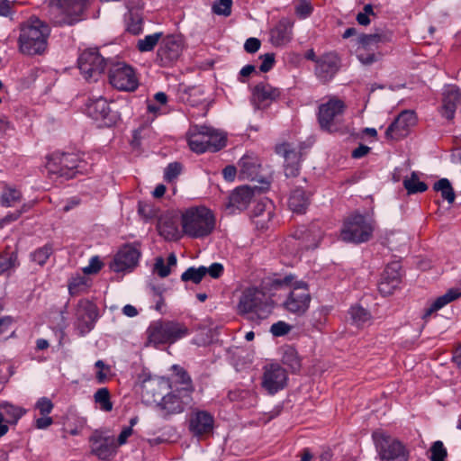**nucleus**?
Here are the masks:
<instances>
[{"mask_svg": "<svg viewBox=\"0 0 461 461\" xmlns=\"http://www.w3.org/2000/svg\"><path fill=\"white\" fill-rule=\"evenodd\" d=\"M213 212L205 206L187 208L181 215L182 232L192 239H203L215 229Z\"/></svg>", "mask_w": 461, "mask_h": 461, "instance_id": "1", "label": "nucleus"}, {"mask_svg": "<svg viewBox=\"0 0 461 461\" xmlns=\"http://www.w3.org/2000/svg\"><path fill=\"white\" fill-rule=\"evenodd\" d=\"M148 341L155 347L172 345L190 334L188 327L175 320L158 319L147 329Z\"/></svg>", "mask_w": 461, "mask_h": 461, "instance_id": "2", "label": "nucleus"}, {"mask_svg": "<svg viewBox=\"0 0 461 461\" xmlns=\"http://www.w3.org/2000/svg\"><path fill=\"white\" fill-rule=\"evenodd\" d=\"M88 167V163L75 153H53L47 162L49 173L66 179L86 173Z\"/></svg>", "mask_w": 461, "mask_h": 461, "instance_id": "3", "label": "nucleus"}, {"mask_svg": "<svg viewBox=\"0 0 461 461\" xmlns=\"http://www.w3.org/2000/svg\"><path fill=\"white\" fill-rule=\"evenodd\" d=\"M372 439L381 461H409L406 445L383 429L373 431Z\"/></svg>", "mask_w": 461, "mask_h": 461, "instance_id": "4", "label": "nucleus"}, {"mask_svg": "<svg viewBox=\"0 0 461 461\" xmlns=\"http://www.w3.org/2000/svg\"><path fill=\"white\" fill-rule=\"evenodd\" d=\"M271 310L272 305L266 299V294L257 287L245 289L238 303L239 313L250 314V321L267 318Z\"/></svg>", "mask_w": 461, "mask_h": 461, "instance_id": "5", "label": "nucleus"}, {"mask_svg": "<svg viewBox=\"0 0 461 461\" xmlns=\"http://www.w3.org/2000/svg\"><path fill=\"white\" fill-rule=\"evenodd\" d=\"M374 229L372 220L359 212H355L344 221L340 230V238L345 242L365 243L371 240Z\"/></svg>", "mask_w": 461, "mask_h": 461, "instance_id": "6", "label": "nucleus"}, {"mask_svg": "<svg viewBox=\"0 0 461 461\" xmlns=\"http://www.w3.org/2000/svg\"><path fill=\"white\" fill-rule=\"evenodd\" d=\"M93 0H52L54 26H72L82 20L83 14Z\"/></svg>", "mask_w": 461, "mask_h": 461, "instance_id": "7", "label": "nucleus"}, {"mask_svg": "<svg viewBox=\"0 0 461 461\" xmlns=\"http://www.w3.org/2000/svg\"><path fill=\"white\" fill-rule=\"evenodd\" d=\"M108 81L113 88L122 92H134L140 86L136 69L132 66L113 59L108 67Z\"/></svg>", "mask_w": 461, "mask_h": 461, "instance_id": "8", "label": "nucleus"}, {"mask_svg": "<svg viewBox=\"0 0 461 461\" xmlns=\"http://www.w3.org/2000/svg\"><path fill=\"white\" fill-rule=\"evenodd\" d=\"M112 59H105L97 48H90L81 52L77 58V68L86 79L97 80V77L109 67Z\"/></svg>", "mask_w": 461, "mask_h": 461, "instance_id": "9", "label": "nucleus"}, {"mask_svg": "<svg viewBox=\"0 0 461 461\" xmlns=\"http://www.w3.org/2000/svg\"><path fill=\"white\" fill-rule=\"evenodd\" d=\"M240 170L238 177L240 180L256 181L259 184V191H268L270 188V180L267 176L261 174L260 159L254 154L243 155L238 163Z\"/></svg>", "mask_w": 461, "mask_h": 461, "instance_id": "10", "label": "nucleus"}, {"mask_svg": "<svg viewBox=\"0 0 461 461\" xmlns=\"http://www.w3.org/2000/svg\"><path fill=\"white\" fill-rule=\"evenodd\" d=\"M170 389L171 391L161 396L157 403L164 420H168L173 415L184 412L186 406L193 402L192 394L176 392V389H173V387Z\"/></svg>", "mask_w": 461, "mask_h": 461, "instance_id": "11", "label": "nucleus"}, {"mask_svg": "<svg viewBox=\"0 0 461 461\" xmlns=\"http://www.w3.org/2000/svg\"><path fill=\"white\" fill-rule=\"evenodd\" d=\"M184 48L181 33H172L162 38L157 51V60L160 67H169L180 57Z\"/></svg>", "mask_w": 461, "mask_h": 461, "instance_id": "12", "label": "nucleus"}, {"mask_svg": "<svg viewBox=\"0 0 461 461\" xmlns=\"http://www.w3.org/2000/svg\"><path fill=\"white\" fill-rule=\"evenodd\" d=\"M140 247V242L124 244L111 261L110 269L116 273L132 271L138 266L141 256Z\"/></svg>", "mask_w": 461, "mask_h": 461, "instance_id": "13", "label": "nucleus"}, {"mask_svg": "<svg viewBox=\"0 0 461 461\" xmlns=\"http://www.w3.org/2000/svg\"><path fill=\"white\" fill-rule=\"evenodd\" d=\"M76 326L81 336L89 333L99 318V310L95 303L83 298L75 307Z\"/></svg>", "mask_w": 461, "mask_h": 461, "instance_id": "14", "label": "nucleus"}, {"mask_svg": "<svg viewBox=\"0 0 461 461\" xmlns=\"http://www.w3.org/2000/svg\"><path fill=\"white\" fill-rule=\"evenodd\" d=\"M346 110L345 103L338 98L330 99L319 106L317 114L318 122L322 131L335 132L338 131L336 122L342 116Z\"/></svg>", "mask_w": 461, "mask_h": 461, "instance_id": "15", "label": "nucleus"}, {"mask_svg": "<svg viewBox=\"0 0 461 461\" xmlns=\"http://www.w3.org/2000/svg\"><path fill=\"white\" fill-rule=\"evenodd\" d=\"M50 31H21L19 50L28 56L41 55L48 45Z\"/></svg>", "mask_w": 461, "mask_h": 461, "instance_id": "16", "label": "nucleus"}, {"mask_svg": "<svg viewBox=\"0 0 461 461\" xmlns=\"http://www.w3.org/2000/svg\"><path fill=\"white\" fill-rule=\"evenodd\" d=\"M286 370L277 363L266 365L263 368L261 387L270 395L284 390L287 385Z\"/></svg>", "mask_w": 461, "mask_h": 461, "instance_id": "17", "label": "nucleus"}, {"mask_svg": "<svg viewBox=\"0 0 461 461\" xmlns=\"http://www.w3.org/2000/svg\"><path fill=\"white\" fill-rule=\"evenodd\" d=\"M86 111L89 117L100 122L101 125L105 127H113L120 119L119 113L113 111L108 101L102 96L89 99Z\"/></svg>", "mask_w": 461, "mask_h": 461, "instance_id": "18", "label": "nucleus"}, {"mask_svg": "<svg viewBox=\"0 0 461 461\" xmlns=\"http://www.w3.org/2000/svg\"><path fill=\"white\" fill-rule=\"evenodd\" d=\"M266 192L259 191L258 185H244L236 187L229 195L228 202L225 204L228 213L234 214L246 210L254 195Z\"/></svg>", "mask_w": 461, "mask_h": 461, "instance_id": "19", "label": "nucleus"}, {"mask_svg": "<svg viewBox=\"0 0 461 461\" xmlns=\"http://www.w3.org/2000/svg\"><path fill=\"white\" fill-rule=\"evenodd\" d=\"M341 68V59L336 52L319 56L314 67V75L322 84L330 82Z\"/></svg>", "mask_w": 461, "mask_h": 461, "instance_id": "20", "label": "nucleus"}, {"mask_svg": "<svg viewBox=\"0 0 461 461\" xmlns=\"http://www.w3.org/2000/svg\"><path fill=\"white\" fill-rule=\"evenodd\" d=\"M214 422V417L209 411H193L188 420L189 433L198 439L206 438L213 433Z\"/></svg>", "mask_w": 461, "mask_h": 461, "instance_id": "21", "label": "nucleus"}, {"mask_svg": "<svg viewBox=\"0 0 461 461\" xmlns=\"http://www.w3.org/2000/svg\"><path fill=\"white\" fill-rule=\"evenodd\" d=\"M402 264L400 261L388 263L381 274L378 291L383 296L391 295L402 282Z\"/></svg>", "mask_w": 461, "mask_h": 461, "instance_id": "22", "label": "nucleus"}, {"mask_svg": "<svg viewBox=\"0 0 461 461\" xmlns=\"http://www.w3.org/2000/svg\"><path fill=\"white\" fill-rule=\"evenodd\" d=\"M293 238L299 241L298 246L304 250L318 248L323 232L318 222L299 226L293 233Z\"/></svg>", "mask_w": 461, "mask_h": 461, "instance_id": "23", "label": "nucleus"}, {"mask_svg": "<svg viewBox=\"0 0 461 461\" xmlns=\"http://www.w3.org/2000/svg\"><path fill=\"white\" fill-rule=\"evenodd\" d=\"M275 151L285 159L284 171L285 177L298 176L301 171L302 158L295 149L291 148V144L287 142L278 144L276 146Z\"/></svg>", "mask_w": 461, "mask_h": 461, "instance_id": "24", "label": "nucleus"}, {"mask_svg": "<svg viewBox=\"0 0 461 461\" xmlns=\"http://www.w3.org/2000/svg\"><path fill=\"white\" fill-rule=\"evenodd\" d=\"M138 382L140 384L142 393L144 395L151 394L154 398V402H157V399L155 398L156 394L158 397L162 395V393L160 392L155 393V386H158L159 388H172L170 378L152 375L147 368H143L138 375Z\"/></svg>", "mask_w": 461, "mask_h": 461, "instance_id": "25", "label": "nucleus"}, {"mask_svg": "<svg viewBox=\"0 0 461 461\" xmlns=\"http://www.w3.org/2000/svg\"><path fill=\"white\" fill-rule=\"evenodd\" d=\"M91 445V453L96 456L100 460L110 461L114 456L116 450L113 440L109 437L95 430L89 438Z\"/></svg>", "mask_w": 461, "mask_h": 461, "instance_id": "26", "label": "nucleus"}, {"mask_svg": "<svg viewBox=\"0 0 461 461\" xmlns=\"http://www.w3.org/2000/svg\"><path fill=\"white\" fill-rule=\"evenodd\" d=\"M208 132H212V127L207 125H192L186 135L189 148L197 154L208 151Z\"/></svg>", "mask_w": 461, "mask_h": 461, "instance_id": "27", "label": "nucleus"}, {"mask_svg": "<svg viewBox=\"0 0 461 461\" xmlns=\"http://www.w3.org/2000/svg\"><path fill=\"white\" fill-rule=\"evenodd\" d=\"M311 299L308 291H291L283 306L286 311L300 316L309 309Z\"/></svg>", "mask_w": 461, "mask_h": 461, "instance_id": "28", "label": "nucleus"}, {"mask_svg": "<svg viewBox=\"0 0 461 461\" xmlns=\"http://www.w3.org/2000/svg\"><path fill=\"white\" fill-rule=\"evenodd\" d=\"M158 234L166 240H178L182 235L178 230V219L176 215L167 213L159 217L157 223Z\"/></svg>", "mask_w": 461, "mask_h": 461, "instance_id": "29", "label": "nucleus"}, {"mask_svg": "<svg viewBox=\"0 0 461 461\" xmlns=\"http://www.w3.org/2000/svg\"><path fill=\"white\" fill-rule=\"evenodd\" d=\"M312 193L304 190L302 186L294 188L288 197V208L296 214L306 213L310 204Z\"/></svg>", "mask_w": 461, "mask_h": 461, "instance_id": "30", "label": "nucleus"}, {"mask_svg": "<svg viewBox=\"0 0 461 461\" xmlns=\"http://www.w3.org/2000/svg\"><path fill=\"white\" fill-rule=\"evenodd\" d=\"M461 102V93L456 86H448L443 92L441 114L447 120L454 119L455 113Z\"/></svg>", "mask_w": 461, "mask_h": 461, "instance_id": "31", "label": "nucleus"}, {"mask_svg": "<svg viewBox=\"0 0 461 461\" xmlns=\"http://www.w3.org/2000/svg\"><path fill=\"white\" fill-rule=\"evenodd\" d=\"M171 369L173 370V376L175 378V380L171 382L173 389H176V392L193 395L194 385L188 372L179 365H173Z\"/></svg>", "mask_w": 461, "mask_h": 461, "instance_id": "32", "label": "nucleus"}, {"mask_svg": "<svg viewBox=\"0 0 461 461\" xmlns=\"http://www.w3.org/2000/svg\"><path fill=\"white\" fill-rule=\"evenodd\" d=\"M281 95V89L266 82L258 83L252 89V96L259 104L272 103Z\"/></svg>", "mask_w": 461, "mask_h": 461, "instance_id": "33", "label": "nucleus"}, {"mask_svg": "<svg viewBox=\"0 0 461 461\" xmlns=\"http://www.w3.org/2000/svg\"><path fill=\"white\" fill-rule=\"evenodd\" d=\"M26 411L8 402H0V414L9 425H15Z\"/></svg>", "mask_w": 461, "mask_h": 461, "instance_id": "34", "label": "nucleus"}, {"mask_svg": "<svg viewBox=\"0 0 461 461\" xmlns=\"http://www.w3.org/2000/svg\"><path fill=\"white\" fill-rule=\"evenodd\" d=\"M393 122L399 130V136L403 137L407 135L409 128L416 124L417 115L414 111L404 110L393 120Z\"/></svg>", "mask_w": 461, "mask_h": 461, "instance_id": "35", "label": "nucleus"}, {"mask_svg": "<svg viewBox=\"0 0 461 461\" xmlns=\"http://www.w3.org/2000/svg\"><path fill=\"white\" fill-rule=\"evenodd\" d=\"M386 35L380 33L361 34L357 38V49L360 50L375 51L380 42L387 41Z\"/></svg>", "mask_w": 461, "mask_h": 461, "instance_id": "36", "label": "nucleus"}, {"mask_svg": "<svg viewBox=\"0 0 461 461\" xmlns=\"http://www.w3.org/2000/svg\"><path fill=\"white\" fill-rule=\"evenodd\" d=\"M352 324L357 327H362L371 320V313L360 304L352 305L348 310Z\"/></svg>", "mask_w": 461, "mask_h": 461, "instance_id": "37", "label": "nucleus"}, {"mask_svg": "<svg viewBox=\"0 0 461 461\" xmlns=\"http://www.w3.org/2000/svg\"><path fill=\"white\" fill-rule=\"evenodd\" d=\"M433 190L436 192H440L441 197L449 204H452L455 202L456 194L450 181L447 178H441L435 182L433 185Z\"/></svg>", "mask_w": 461, "mask_h": 461, "instance_id": "38", "label": "nucleus"}, {"mask_svg": "<svg viewBox=\"0 0 461 461\" xmlns=\"http://www.w3.org/2000/svg\"><path fill=\"white\" fill-rule=\"evenodd\" d=\"M282 363L287 366L291 369L292 373L299 372L302 366L298 352L293 347H289L284 351Z\"/></svg>", "mask_w": 461, "mask_h": 461, "instance_id": "39", "label": "nucleus"}, {"mask_svg": "<svg viewBox=\"0 0 461 461\" xmlns=\"http://www.w3.org/2000/svg\"><path fill=\"white\" fill-rule=\"evenodd\" d=\"M208 151L218 152L227 144V137L212 127V132H208Z\"/></svg>", "mask_w": 461, "mask_h": 461, "instance_id": "40", "label": "nucleus"}, {"mask_svg": "<svg viewBox=\"0 0 461 461\" xmlns=\"http://www.w3.org/2000/svg\"><path fill=\"white\" fill-rule=\"evenodd\" d=\"M88 287V279L84 276L77 275L76 276H72L68 280V288L71 296H76L82 293H86Z\"/></svg>", "mask_w": 461, "mask_h": 461, "instance_id": "41", "label": "nucleus"}, {"mask_svg": "<svg viewBox=\"0 0 461 461\" xmlns=\"http://www.w3.org/2000/svg\"><path fill=\"white\" fill-rule=\"evenodd\" d=\"M403 186L409 194L423 193L428 189V185L425 182L419 180L418 175L415 171L411 173L410 178L406 177L403 180Z\"/></svg>", "mask_w": 461, "mask_h": 461, "instance_id": "42", "label": "nucleus"}, {"mask_svg": "<svg viewBox=\"0 0 461 461\" xmlns=\"http://www.w3.org/2000/svg\"><path fill=\"white\" fill-rule=\"evenodd\" d=\"M53 251L54 249L52 244L47 243L31 253V260L42 267L46 264Z\"/></svg>", "mask_w": 461, "mask_h": 461, "instance_id": "43", "label": "nucleus"}, {"mask_svg": "<svg viewBox=\"0 0 461 461\" xmlns=\"http://www.w3.org/2000/svg\"><path fill=\"white\" fill-rule=\"evenodd\" d=\"M205 276V267L201 266L199 267H190L182 275L181 281L192 282L195 285L201 283Z\"/></svg>", "mask_w": 461, "mask_h": 461, "instance_id": "44", "label": "nucleus"}, {"mask_svg": "<svg viewBox=\"0 0 461 461\" xmlns=\"http://www.w3.org/2000/svg\"><path fill=\"white\" fill-rule=\"evenodd\" d=\"M95 403L100 405V409L104 411H111L113 404L111 401V394L106 387L99 388L94 394Z\"/></svg>", "mask_w": 461, "mask_h": 461, "instance_id": "45", "label": "nucleus"}, {"mask_svg": "<svg viewBox=\"0 0 461 461\" xmlns=\"http://www.w3.org/2000/svg\"><path fill=\"white\" fill-rule=\"evenodd\" d=\"M269 41L277 48L287 45L293 39L292 31H269Z\"/></svg>", "mask_w": 461, "mask_h": 461, "instance_id": "46", "label": "nucleus"}, {"mask_svg": "<svg viewBox=\"0 0 461 461\" xmlns=\"http://www.w3.org/2000/svg\"><path fill=\"white\" fill-rule=\"evenodd\" d=\"M162 32H158L153 34L147 35L143 39H140L137 42V49L140 52H148L153 50V49L162 37Z\"/></svg>", "mask_w": 461, "mask_h": 461, "instance_id": "47", "label": "nucleus"}, {"mask_svg": "<svg viewBox=\"0 0 461 461\" xmlns=\"http://www.w3.org/2000/svg\"><path fill=\"white\" fill-rule=\"evenodd\" d=\"M22 198V193L12 187L5 188L0 197V203L3 206L10 207L15 203L19 202Z\"/></svg>", "mask_w": 461, "mask_h": 461, "instance_id": "48", "label": "nucleus"}, {"mask_svg": "<svg viewBox=\"0 0 461 461\" xmlns=\"http://www.w3.org/2000/svg\"><path fill=\"white\" fill-rule=\"evenodd\" d=\"M294 279V276L292 274L285 275V276L274 275L273 277L268 279L267 285L271 290H279L284 287H290Z\"/></svg>", "mask_w": 461, "mask_h": 461, "instance_id": "49", "label": "nucleus"}, {"mask_svg": "<svg viewBox=\"0 0 461 461\" xmlns=\"http://www.w3.org/2000/svg\"><path fill=\"white\" fill-rule=\"evenodd\" d=\"M430 455L429 456L430 461H446L447 451L444 444L440 440L432 443L429 448Z\"/></svg>", "mask_w": 461, "mask_h": 461, "instance_id": "50", "label": "nucleus"}, {"mask_svg": "<svg viewBox=\"0 0 461 461\" xmlns=\"http://www.w3.org/2000/svg\"><path fill=\"white\" fill-rule=\"evenodd\" d=\"M18 265L16 252L0 255V275Z\"/></svg>", "mask_w": 461, "mask_h": 461, "instance_id": "51", "label": "nucleus"}, {"mask_svg": "<svg viewBox=\"0 0 461 461\" xmlns=\"http://www.w3.org/2000/svg\"><path fill=\"white\" fill-rule=\"evenodd\" d=\"M154 101L157 102L158 104L151 102L147 101V111L148 113L158 114L160 111V105L166 104L168 101V97L166 93L164 92H158L154 95Z\"/></svg>", "mask_w": 461, "mask_h": 461, "instance_id": "52", "label": "nucleus"}, {"mask_svg": "<svg viewBox=\"0 0 461 461\" xmlns=\"http://www.w3.org/2000/svg\"><path fill=\"white\" fill-rule=\"evenodd\" d=\"M143 15L140 10L131 8L126 15L128 29H140L142 24Z\"/></svg>", "mask_w": 461, "mask_h": 461, "instance_id": "53", "label": "nucleus"}, {"mask_svg": "<svg viewBox=\"0 0 461 461\" xmlns=\"http://www.w3.org/2000/svg\"><path fill=\"white\" fill-rule=\"evenodd\" d=\"M293 329V326L284 321H278L271 325L269 331L274 337H283L287 335Z\"/></svg>", "mask_w": 461, "mask_h": 461, "instance_id": "54", "label": "nucleus"}, {"mask_svg": "<svg viewBox=\"0 0 461 461\" xmlns=\"http://www.w3.org/2000/svg\"><path fill=\"white\" fill-rule=\"evenodd\" d=\"M182 164L180 162L169 163L165 168L164 178L167 182H172L180 175L182 171Z\"/></svg>", "mask_w": 461, "mask_h": 461, "instance_id": "55", "label": "nucleus"}, {"mask_svg": "<svg viewBox=\"0 0 461 461\" xmlns=\"http://www.w3.org/2000/svg\"><path fill=\"white\" fill-rule=\"evenodd\" d=\"M54 408V404L48 397H41L35 403V409L39 411L41 416L49 415Z\"/></svg>", "mask_w": 461, "mask_h": 461, "instance_id": "56", "label": "nucleus"}, {"mask_svg": "<svg viewBox=\"0 0 461 461\" xmlns=\"http://www.w3.org/2000/svg\"><path fill=\"white\" fill-rule=\"evenodd\" d=\"M273 204L270 200L265 199V201H261L258 203L253 209V215L256 217L262 216L265 212L267 213V217L273 213L272 211Z\"/></svg>", "mask_w": 461, "mask_h": 461, "instance_id": "57", "label": "nucleus"}, {"mask_svg": "<svg viewBox=\"0 0 461 461\" xmlns=\"http://www.w3.org/2000/svg\"><path fill=\"white\" fill-rule=\"evenodd\" d=\"M259 59L262 60V63L259 67V70L263 73H267L268 71H270L276 64L275 53L268 52V53L260 55Z\"/></svg>", "mask_w": 461, "mask_h": 461, "instance_id": "58", "label": "nucleus"}, {"mask_svg": "<svg viewBox=\"0 0 461 461\" xmlns=\"http://www.w3.org/2000/svg\"><path fill=\"white\" fill-rule=\"evenodd\" d=\"M232 0H217L212 5V11L217 14L229 15L231 10Z\"/></svg>", "mask_w": 461, "mask_h": 461, "instance_id": "59", "label": "nucleus"}, {"mask_svg": "<svg viewBox=\"0 0 461 461\" xmlns=\"http://www.w3.org/2000/svg\"><path fill=\"white\" fill-rule=\"evenodd\" d=\"M104 264L99 257L94 256L90 258L89 265L83 268V273L86 275L96 274L101 270Z\"/></svg>", "mask_w": 461, "mask_h": 461, "instance_id": "60", "label": "nucleus"}, {"mask_svg": "<svg viewBox=\"0 0 461 461\" xmlns=\"http://www.w3.org/2000/svg\"><path fill=\"white\" fill-rule=\"evenodd\" d=\"M357 57L358 60L366 66L372 65L376 61L375 51L357 50Z\"/></svg>", "mask_w": 461, "mask_h": 461, "instance_id": "61", "label": "nucleus"}, {"mask_svg": "<svg viewBox=\"0 0 461 461\" xmlns=\"http://www.w3.org/2000/svg\"><path fill=\"white\" fill-rule=\"evenodd\" d=\"M445 305H447L443 299H441L440 296L436 298L431 304L425 310L424 314L422 316L423 319H427L429 316H430L433 312H438V310L442 309Z\"/></svg>", "mask_w": 461, "mask_h": 461, "instance_id": "62", "label": "nucleus"}, {"mask_svg": "<svg viewBox=\"0 0 461 461\" xmlns=\"http://www.w3.org/2000/svg\"><path fill=\"white\" fill-rule=\"evenodd\" d=\"M154 270L162 278L167 277L170 274V268L165 265L164 259L161 257L156 258Z\"/></svg>", "mask_w": 461, "mask_h": 461, "instance_id": "63", "label": "nucleus"}, {"mask_svg": "<svg viewBox=\"0 0 461 461\" xmlns=\"http://www.w3.org/2000/svg\"><path fill=\"white\" fill-rule=\"evenodd\" d=\"M47 25L41 21L37 16L32 15L26 22H24L21 29H41Z\"/></svg>", "mask_w": 461, "mask_h": 461, "instance_id": "64", "label": "nucleus"}]
</instances>
